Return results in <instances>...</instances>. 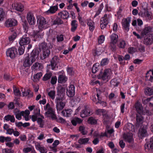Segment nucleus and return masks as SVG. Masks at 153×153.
I'll return each instance as SVG.
<instances>
[{"label": "nucleus", "mask_w": 153, "mask_h": 153, "mask_svg": "<svg viewBox=\"0 0 153 153\" xmlns=\"http://www.w3.org/2000/svg\"><path fill=\"white\" fill-rule=\"evenodd\" d=\"M126 127L129 132L124 134L123 138L126 141L131 143L133 140V134L131 131H134V126L130 123L126 126Z\"/></svg>", "instance_id": "obj_1"}, {"label": "nucleus", "mask_w": 153, "mask_h": 153, "mask_svg": "<svg viewBox=\"0 0 153 153\" xmlns=\"http://www.w3.org/2000/svg\"><path fill=\"white\" fill-rule=\"evenodd\" d=\"M37 57V53L35 51H33L31 53L30 57H27L25 58L23 64V66L25 67L30 66L33 62L35 61Z\"/></svg>", "instance_id": "obj_2"}, {"label": "nucleus", "mask_w": 153, "mask_h": 153, "mask_svg": "<svg viewBox=\"0 0 153 153\" xmlns=\"http://www.w3.org/2000/svg\"><path fill=\"white\" fill-rule=\"evenodd\" d=\"M111 70L110 69H105L103 73L100 72L99 75L97 76V78L99 79H101L103 81L102 83H104L106 81L108 80V77L111 75Z\"/></svg>", "instance_id": "obj_3"}, {"label": "nucleus", "mask_w": 153, "mask_h": 153, "mask_svg": "<svg viewBox=\"0 0 153 153\" xmlns=\"http://www.w3.org/2000/svg\"><path fill=\"white\" fill-rule=\"evenodd\" d=\"M44 108L45 111H46L45 114L48 117H50L53 119L56 118V116L55 114L54 110L51 107L50 104L49 103H47L46 105L44 106Z\"/></svg>", "instance_id": "obj_4"}, {"label": "nucleus", "mask_w": 153, "mask_h": 153, "mask_svg": "<svg viewBox=\"0 0 153 153\" xmlns=\"http://www.w3.org/2000/svg\"><path fill=\"white\" fill-rule=\"evenodd\" d=\"M131 21V17L124 18L122 20V28L125 31L128 32L129 29L130 23Z\"/></svg>", "instance_id": "obj_5"}, {"label": "nucleus", "mask_w": 153, "mask_h": 153, "mask_svg": "<svg viewBox=\"0 0 153 153\" xmlns=\"http://www.w3.org/2000/svg\"><path fill=\"white\" fill-rule=\"evenodd\" d=\"M39 28L40 30L45 29L48 27V24L45 19L43 17H40L37 20Z\"/></svg>", "instance_id": "obj_6"}, {"label": "nucleus", "mask_w": 153, "mask_h": 153, "mask_svg": "<svg viewBox=\"0 0 153 153\" xmlns=\"http://www.w3.org/2000/svg\"><path fill=\"white\" fill-rule=\"evenodd\" d=\"M17 49L13 47L8 49L6 51V55L12 59H14L17 54Z\"/></svg>", "instance_id": "obj_7"}, {"label": "nucleus", "mask_w": 153, "mask_h": 153, "mask_svg": "<svg viewBox=\"0 0 153 153\" xmlns=\"http://www.w3.org/2000/svg\"><path fill=\"white\" fill-rule=\"evenodd\" d=\"M30 42V39L27 36V34H25L20 38L19 42L20 46H25L29 44Z\"/></svg>", "instance_id": "obj_8"}, {"label": "nucleus", "mask_w": 153, "mask_h": 153, "mask_svg": "<svg viewBox=\"0 0 153 153\" xmlns=\"http://www.w3.org/2000/svg\"><path fill=\"white\" fill-rule=\"evenodd\" d=\"M65 98L60 97V98H56L55 100V102L56 103V107L57 111H60L64 107L65 103L62 102Z\"/></svg>", "instance_id": "obj_9"}, {"label": "nucleus", "mask_w": 153, "mask_h": 153, "mask_svg": "<svg viewBox=\"0 0 153 153\" xmlns=\"http://www.w3.org/2000/svg\"><path fill=\"white\" fill-rule=\"evenodd\" d=\"M147 127L146 126H142L138 131V137L142 139L147 135Z\"/></svg>", "instance_id": "obj_10"}, {"label": "nucleus", "mask_w": 153, "mask_h": 153, "mask_svg": "<svg viewBox=\"0 0 153 153\" xmlns=\"http://www.w3.org/2000/svg\"><path fill=\"white\" fill-rule=\"evenodd\" d=\"M143 38V43L147 45H152L153 43V36L152 34L146 36L144 37H142Z\"/></svg>", "instance_id": "obj_11"}, {"label": "nucleus", "mask_w": 153, "mask_h": 153, "mask_svg": "<svg viewBox=\"0 0 153 153\" xmlns=\"http://www.w3.org/2000/svg\"><path fill=\"white\" fill-rule=\"evenodd\" d=\"M26 18L28 22L30 25H34L35 24L36 19L32 13L29 12L27 13Z\"/></svg>", "instance_id": "obj_12"}, {"label": "nucleus", "mask_w": 153, "mask_h": 153, "mask_svg": "<svg viewBox=\"0 0 153 153\" xmlns=\"http://www.w3.org/2000/svg\"><path fill=\"white\" fill-rule=\"evenodd\" d=\"M135 106L136 111L138 114H145L148 112V110H146V112L144 111L141 104L138 101L135 103Z\"/></svg>", "instance_id": "obj_13"}, {"label": "nucleus", "mask_w": 153, "mask_h": 153, "mask_svg": "<svg viewBox=\"0 0 153 153\" xmlns=\"http://www.w3.org/2000/svg\"><path fill=\"white\" fill-rule=\"evenodd\" d=\"M40 47L43 50L42 55L44 58H45L50 55V51L48 48L46 44L45 43H42L40 45Z\"/></svg>", "instance_id": "obj_14"}, {"label": "nucleus", "mask_w": 153, "mask_h": 153, "mask_svg": "<svg viewBox=\"0 0 153 153\" xmlns=\"http://www.w3.org/2000/svg\"><path fill=\"white\" fill-rule=\"evenodd\" d=\"M65 88L61 86H59L57 88V95L56 98H65L64 96L65 94Z\"/></svg>", "instance_id": "obj_15"}, {"label": "nucleus", "mask_w": 153, "mask_h": 153, "mask_svg": "<svg viewBox=\"0 0 153 153\" xmlns=\"http://www.w3.org/2000/svg\"><path fill=\"white\" fill-rule=\"evenodd\" d=\"M109 47L113 51H115V33H113L110 36Z\"/></svg>", "instance_id": "obj_16"}, {"label": "nucleus", "mask_w": 153, "mask_h": 153, "mask_svg": "<svg viewBox=\"0 0 153 153\" xmlns=\"http://www.w3.org/2000/svg\"><path fill=\"white\" fill-rule=\"evenodd\" d=\"M66 94L69 97H73L75 94V87L73 85H70L67 89Z\"/></svg>", "instance_id": "obj_17"}, {"label": "nucleus", "mask_w": 153, "mask_h": 153, "mask_svg": "<svg viewBox=\"0 0 153 153\" xmlns=\"http://www.w3.org/2000/svg\"><path fill=\"white\" fill-rule=\"evenodd\" d=\"M59 57L55 56L52 58L51 61V65L52 70H56V67L57 64L59 62Z\"/></svg>", "instance_id": "obj_18"}, {"label": "nucleus", "mask_w": 153, "mask_h": 153, "mask_svg": "<svg viewBox=\"0 0 153 153\" xmlns=\"http://www.w3.org/2000/svg\"><path fill=\"white\" fill-rule=\"evenodd\" d=\"M144 148L146 151L153 152V136L150 139V141L145 144Z\"/></svg>", "instance_id": "obj_19"}, {"label": "nucleus", "mask_w": 153, "mask_h": 153, "mask_svg": "<svg viewBox=\"0 0 153 153\" xmlns=\"http://www.w3.org/2000/svg\"><path fill=\"white\" fill-rule=\"evenodd\" d=\"M36 149L37 150L39 151L40 153H47V149L43 146L40 145V142H36L35 143Z\"/></svg>", "instance_id": "obj_20"}, {"label": "nucleus", "mask_w": 153, "mask_h": 153, "mask_svg": "<svg viewBox=\"0 0 153 153\" xmlns=\"http://www.w3.org/2000/svg\"><path fill=\"white\" fill-rule=\"evenodd\" d=\"M17 24V21L14 19H10L7 20L5 22V25L7 27H12Z\"/></svg>", "instance_id": "obj_21"}, {"label": "nucleus", "mask_w": 153, "mask_h": 153, "mask_svg": "<svg viewBox=\"0 0 153 153\" xmlns=\"http://www.w3.org/2000/svg\"><path fill=\"white\" fill-rule=\"evenodd\" d=\"M87 25L89 27L90 30L93 32L95 28V23L94 21L90 18H88L86 20Z\"/></svg>", "instance_id": "obj_22"}, {"label": "nucleus", "mask_w": 153, "mask_h": 153, "mask_svg": "<svg viewBox=\"0 0 153 153\" xmlns=\"http://www.w3.org/2000/svg\"><path fill=\"white\" fill-rule=\"evenodd\" d=\"M12 7L13 9L17 11L22 12L24 10V6L20 3H14L12 4Z\"/></svg>", "instance_id": "obj_23"}, {"label": "nucleus", "mask_w": 153, "mask_h": 153, "mask_svg": "<svg viewBox=\"0 0 153 153\" xmlns=\"http://www.w3.org/2000/svg\"><path fill=\"white\" fill-rule=\"evenodd\" d=\"M91 114L90 110L87 107H85L82 112L81 113V117L84 118L90 115Z\"/></svg>", "instance_id": "obj_24"}, {"label": "nucleus", "mask_w": 153, "mask_h": 153, "mask_svg": "<svg viewBox=\"0 0 153 153\" xmlns=\"http://www.w3.org/2000/svg\"><path fill=\"white\" fill-rule=\"evenodd\" d=\"M152 28L150 26L146 27L144 28L141 32V35L142 37L149 35V33L152 31Z\"/></svg>", "instance_id": "obj_25"}, {"label": "nucleus", "mask_w": 153, "mask_h": 153, "mask_svg": "<svg viewBox=\"0 0 153 153\" xmlns=\"http://www.w3.org/2000/svg\"><path fill=\"white\" fill-rule=\"evenodd\" d=\"M43 68V66L41 63L36 62L31 67V69L34 71H39Z\"/></svg>", "instance_id": "obj_26"}, {"label": "nucleus", "mask_w": 153, "mask_h": 153, "mask_svg": "<svg viewBox=\"0 0 153 153\" xmlns=\"http://www.w3.org/2000/svg\"><path fill=\"white\" fill-rule=\"evenodd\" d=\"M58 9V6L57 5L51 6L50 7L49 10L45 12V13L48 15L53 14L57 11Z\"/></svg>", "instance_id": "obj_27"}, {"label": "nucleus", "mask_w": 153, "mask_h": 153, "mask_svg": "<svg viewBox=\"0 0 153 153\" xmlns=\"http://www.w3.org/2000/svg\"><path fill=\"white\" fill-rule=\"evenodd\" d=\"M13 113L15 115L16 118L18 120H20L22 118V116H23L22 114L24 113L22 111L20 112L19 109L16 108L13 110Z\"/></svg>", "instance_id": "obj_28"}, {"label": "nucleus", "mask_w": 153, "mask_h": 153, "mask_svg": "<svg viewBox=\"0 0 153 153\" xmlns=\"http://www.w3.org/2000/svg\"><path fill=\"white\" fill-rule=\"evenodd\" d=\"M68 78L64 74L59 75L58 78V82L59 83H64L67 80Z\"/></svg>", "instance_id": "obj_29"}, {"label": "nucleus", "mask_w": 153, "mask_h": 153, "mask_svg": "<svg viewBox=\"0 0 153 153\" xmlns=\"http://www.w3.org/2000/svg\"><path fill=\"white\" fill-rule=\"evenodd\" d=\"M30 36L36 39L37 38H42L43 36L42 34L40 33L39 31H33L32 33Z\"/></svg>", "instance_id": "obj_30"}, {"label": "nucleus", "mask_w": 153, "mask_h": 153, "mask_svg": "<svg viewBox=\"0 0 153 153\" xmlns=\"http://www.w3.org/2000/svg\"><path fill=\"white\" fill-rule=\"evenodd\" d=\"M146 80L151 82L153 81V69L149 70L146 74Z\"/></svg>", "instance_id": "obj_31"}, {"label": "nucleus", "mask_w": 153, "mask_h": 153, "mask_svg": "<svg viewBox=\"0 0 153 153\" xmlns=\"http://www.w3.org/2000/svg\"><path fill=\"white\" fill-rule=\"evenodd\" d=\"M110 17H111V16H109V14L108 15L107 14H105L101 19V22L107 25L108 23L109 19H110Z\"/></svg>", "instance_id": "obj_32"}, {"label": "nucleus", "mask_w": 153, "mask_h": 153, "mask_svg": "<svg viewBox=\"0 0 153 153\" xmlns=\"http://www.w3.org/2000/svg\"><path fill=\"white\" fill-rule=\"evenodd\" d=\"M71 31L73 32H74L77 28L78 24L77 21L75 20H73L71 23Z\"/></svg>", "instance_id": "obj_33"}, {"label": "nucleus", "mask_w": 153, "mask_h": 153, "mask_svg": "<svg viewBox=\"0 0 153 153\" xmlns=\"http://www.w3.org/2000/svg\"><path fill=\"white\" fill-rule=\"evenodd\" d=\"M40 117H38L37 119V123L39 125V127L41 128L43 127L44 126V121L43 119H44V117L40 115Z\"/></svg>", "instance_id": "obj_34"}, {"label": "nucleus", "mask_w": 153, "mask_h": 153, "mask_svg": "<svg viewBox=\"0 0 153 153\" xmlns=\"http://www.w3.org/2000/svg\"><path fill=\"white\" fill-rule=\"evenodd\" d=\"M59 15L61 16L62 18L64 19H68L69 16V14L68 12L66 10H63L60 12Z\"/></svg>", "instance_id": "obj_35"}, {"label": "nucleus", "mask_w": 153, "mask_h": 153, "mask_svg": "<svg viewBox=\"0 0 153 153\" xmlns=\"http://www.w3.org/2000/svg\"><path fill=\"white\" fill-rule=\"evenodd\" d=\"M82 120L78 117H74L71 121L72 124L74 126H76L77 123L80 124L82 122Z\"/></svg>", "instance_id": "obj_36"}, {"label": "nucleus", "mask_w": 153, "mask_h": 153, "mask_svg": "<svg viewBox=\"0 0 153 153\" xmlns=\"http://www.w3.org/2000/svg\"><path fill=\"white\" fill-rule=\"evenodd\" d=\"M4 119L7 121H10L12 123H14L15 121V118L13 115H7L5 116Z\"/></svg>", "instance_id": "obj_37"}, {"label": "nucleus", "mask_w": 153, "mask_h": 153, "mask_svg": "<svg viewBox=\"0 0 153 153\" xmlns=\"http://www.w3.org/2000/svg\"><path fill=\"white\" fill-rule=\"evenodd\" d=\"M96 114L98 115H102L103 117H105L106 115V111L103 109H99L96 110Z\"/></svg>", "instance_id": "obj_38"}, {"label": "nucleus", "mask_w": 153, "mask_h": 153, "mask_svg": "<svg viewBox=\"0 0 153 153\" xmlns=\"http://www.w3.org/2000/svg\"><path fill=\"white\" fill-rule=\"evenodd\" d=\"M89 140L88 137L80 138L78 142L80 144L85 145L88 143Z\"/></svg>", "instance_id": "obj_39"}, {"label": "nucleus", "mask_w": 153, "mask_h": 153, "mask_svg": "<svg viewBox=\"0 0 153 153\" xmlns=\"http://www.w3.org/2000/svg\"><path fill=\"white\" fill-rule=\"evenodd\" d=\"M11 140V138L10 137H5L3 136H0V142L1 143L10 142Z\"/></svg>", "instance_id": "obj_40"}, {"label": "nucleus", "mask_w": 153, "mask_h": 153, "mask_svg": "<svg viewBox=\"0 0 153 153\" xmlns=\"http://www.w3.org/2000/svg\"><path fill=\"white\" fill-rule=\"evenodd\" d=\"M72 112V110L71 109H68L65 111H62V113L64 116L68 117L71 116Z\"/></svg>", "instance_id": "obj_41"}, {"label": "nucleus", "mask_w": 153, "mask_h": 153, "mask_svg": "<svg viewBox=\"0 0 153 153\" xmlns=\"http://www.w3.org/2000/svg\"><path fill=\"white\" fill-rule=\"evenodd\" d=\"M48 95L50 98L54 100L56 96V93L54 90H51L48 92Z\"/></svg>", "instance_id": "obj_42"}, {"label": "nucleus", "mask_w": 153, "mask_h": 153, "mask_svg": "<svg viewBox=\"0 0 153 153\" xmlns=\"http://www.w3.org/2000/svg\"><path fill=\"white\" fill-rule=\"evenodd\" d=\"M144 92L146 95L151 96L153 94V89L148 87L144 89Z\"/></svg>", "instance_id": "obj_43"}, {"label": "nucleus", "mask_w": 153, "mask_h": 153, "mask_svg": "<svg viewBox=\"0 0 153 153\" xmlns=\"http://www.w3.org/2000/svg\"><path fill=\"white\" fill-rule=\"evenodd\" d=\"M141 114H137L136 115L137 122L138 124L142 123L143 121V118L141 115Z\"/></svg>", "instance_id": "obj_44"}, {"label": "nucleus", "mask_w": 153, "mask_h": 153, "mask_svg": "<svg viewBox=\"0 0 153 153\" xmlns=\"http://www.w3.org/2000/svg\"><path fill=\"white\" fill-rule=\"evenodd\" d=\"M52 75L51 73H48L46 74L42 78V80L44 81H46L50 79Z\"/></svg>", "instance_id": "obj_45"}, {"label": "nucleus", "mask_w": 153, "mask_h": 153, "mask_svg": "<svg viewBox=\"0 0 153 153\" xmlns=\"http://www.w3.org/2000/svg\"><path fill=\"white\" fill-rule=\"evenodd\" d=\"M103 8V4L101 3L99 6L96 12V14L94 16V17L95 18L98 15H99L101 13L102 10Z\"/></svg>", "instance_id": "obj_46"}, {"label": "nucleus", "mask_w": 153, "mask_h": 153, "mask_svg": "<svg viewBox=\"0 0 153 153\" xmlns=\"http://www.w3.org/2000/svg\"><path fill=\"white\" fill-rule=\"evenodd\" d=\"M97 99L98 100V102H96V104H97L98 103H99L100 104H101L102 105V106L103 107H105V106H106V102L104 101H101L100 100V97H99V96H100L99 94H97Z\"/></svg>", "instance_id": "obj_47"}, {"label": "nucleus", "mask_w": 153, "mask_h": 153, "mask_svg": "<svg viewBox=\"0 0 153 153\" xmlns=\"http://www.w3.org/2000/svg\"><path fill=\"white\" fill-rule=\"evenodd\" d=\"M126 46L125 41L124 40H120L119 42L118 46L120 48H124Z\"/></svg>", "instance_id": "obj_48"}, {"label": "nucleus", "mask_w": 153, "mask_h": 153, "mask_svg": "<svg viewBox=\"0 0 153 153\" xmlns=\"http://www.w3.org/2000/svg\"><path fill=\"white\" fill-rule=\"evenodd\" d=\"M4 79L6 80L11 81L14 78L11 77L9 74L5 73L4 74Z\"/></svg>", "instance_id": "obj_49"}, {"label": "nucleus", "mask_w": 153, "mask_h": 153, "mask_svg": "<svg viewBox=\"0 0 153 153\" xmlns=\"http://www.w3.org/2000/svg\"><path fill=\"white\" fill-rule=\"evenodd\" d=\"M105 40V36L103 35L100 36L98 38V43L99 44L103 43Z\"/></svg>", "instance_id": "obj_50"}, {"label": "nucleus", "mask_w": 153, "mask_h": 153, "mask_svg": "<svg viewBox=\"0 0 153 153\" xmlns=\"http://www.w3.org/2000/svg\"><path fill=\"white\" fill-rule=\"evenodd\" d=\"M16 33H13L9 37V41L10 42H13L16 38Z\"/></svg>", "instance_id": "obj_51"}, {"label": "nucleus", "mask_w": 153, "mask_h": 153, "mask_svg": "<svg viewBox=\"0 0 153 153\" xmlns=\"http://www.w3.org/2000/svg\"><path fill=\"white\" fill-rule=\"evenodd\" d=\"M88 122L91 124H95L97 123V121L93 117H90L88 119Z\"/></svg>", "instance_id": "obj_52"}, {"label": "nucleus", "mask_w": 153, "mask_h": 153, "mask_svg": "<svg viewBox=\"0 0 153 153\" xmlns=\"http://www.w3.org/2000/svg\"><path fill=\"white\" fill-rule=\"evenodd\" d=\"M13 90L14 94L16 96L20 95V91L19 89L16 87L14 86H13Z\"/></svg>", "instance_id": "obj_53"}, {"label": "nucleus", "mask_w": 153, "mask_h": 153, "mask_svg": "<svg viewBox=\"0 0 153 153\" xmlns=\"http://www.w3.org/2000/svg\"><path fill=\"white\" fill-rule=\"evenodd\" d=\"M79 131L83 135H85L87 134V131L85 130V127L81 126L79 128Z\"/></svg>", "instance_id": "obj_54"}, {"label": "nucleus", "mask_w": 153, "mask_h": 153, "mask_svg": "<svg viewBox=\"0 0 153 153\" xmlns=\"http://www.w3.org/2000/svg\"><path fill=\"white\" fill-rule=\"evenodd\" d=\"M25 50V46H21L19 47L18 51L19 53V54L20 55L23 54Z\"/></svg>", "instance_id": "obj_55"}, {"label": "nucleus", "mask_w": 153, "mask_h": 153, "mask_svg": "<svg viewBox=\"0 0 153 153\" xmlns=\"http://www.w3.org/2000/svg\"><path fill=\"white\" fill-rule=\"evenodd\" d=\"M57 42H62L64 40L63 35L62 34L57 35L56 36Z\"/></svg>", "instance_id": "obj_56"}, {"label": "nucleus", "mask_w": 153, "mask_h": 153, "mask_svg": "<svg viewBox=\"0 0 153 153\" xmlns=\"http://www.w3.org/2000/svg\"><path fill=\"white\" fill-rule=\"evenodd\" d=\"M109 126L107 125L106 127V130L107 133L108 134H108L110 135L112 134L114 132V130L113 128H111L110 129H109Z\"/></svg>", "instance_id": "obj_57"}, {"label": "nucleus", "mask_w": 153, "mask_h": 153, "mask_svg": "<svg viewBox=\"0 0 153 153\" xmlns=\"http://www.w3.org/2000/svg\"><path fill=\"white\" fill-rule=\"evenodd\" d=\"M42 75V72H39L34 75V78L36 80H39Z\"/></svg>", "instance_id": "obj_58"}, {"label": "nucleus", "mask_w": 153, "mask_h": 153, "mask_svg": "<svg viewBox=\"0 0 153 153\" xmlns=\"http://www.w3.org/2000/svg\"><path fill=\"white\" fill-rule=\"evenodd\" d=\"M137 51V49L134 47H130L128 48V52L130 54H133Z\"/></svg>", "instance_id": "obj_59"}, {"label": "nucleus", "mask_w": 153, "mask_h": 153, "mask_svg": "<svg viewBox=\"0 0 153 153\" xmlns=\"http://www.w3.org/2000/svg\"><path fill=\"white\" fill-rule=\"evenodd\" d=\"M4 14L5 13L3 9L2 8L0 7V21L3 19Z\"/></svg>", "instance_id": "obj_60"}, {"label": "nucleus", "mask_w": 153, "mask_h": 153, "mask_svg": "<svg viewBox=\"0 0 153 153\" xmlns=\"http://www.w3.org/2000/svg\"><path fill=\"white\" fill-rule=\"evenodd\" d=\"M108 62V60L107 58H105L102 59L101 62V65H107Z\"/></svg>", "instance_id": "obj_61"}, {"label": "nucleus", "mask_w": 153, "mask_h": 153, "mask_svg": "<svg viewBox=\"0 0 153 153\" xmlns=\"http://www.w3.org/2000/svg\"><path fill=\"white\" fill-rule=\"evenodd\" d=\"M92 53L94 56H98L100 54V51H98L97 49H94L92 50Z\"/></svg>", "instance_id": "obj_62"}, {"label": "nucleus", "mask_w": 153, "mask_h": 153, "mask_svg": "<svg viewBox=\"0 0 153 153\" xmlns=\"http://www.w3.org/2000/svg\"><path fill=\"white\" fill-rule=\"evenodd\" d=\"M112 8L108 4H106L105 6V11L107 12L111 11L112 10Z\"/></svg>", "instance_id": "obj_63"}, {"label": "nucleus", "mask_w": 153, "mask_h": 153, "mask_svg": "<svg viewBox=\"0 0 153 153\" xmlns=\"http://www.w3.org/2000/svg\"><path fill=\"white\" fill-rule=\"evenodd\" d=\"M62 23V21L60 19L56 18L53 21V25H59Z\"/></svg>", "instance_id": "obj_64"}]
</instances>
